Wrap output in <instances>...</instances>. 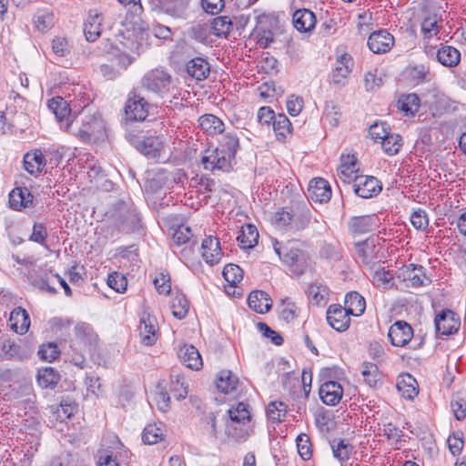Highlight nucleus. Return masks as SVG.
<instances>
[{
    "label": "nucleus",
    "mask_w": 466,
    "mask_h": 466,
    "mask_svg": "<svg viewBox=\"0 0 466 466\" xmlns=\"http://www.w3.org/2000/svg\"><path fill=\"white\" fill-rule=\"evenodd\" d=\"M370 137L375 141H382L385 137L390 133L388 125L384 122L375 123L370 127L369 130Z\"/></svg>",
    "instance_id": "obj_61"
},
{
    "label": "nucleus",
    "mask_w": 466,
    "mask_h": 466,
    "mask_svg": "<svg viewBox=\"0 0 466 466\" xmlns=\"http://www.w3.org/2000/svg\"><path fill=\"white\" fill-rule=\"evenodd\" d=\"M295 28L299 32H309L315 27L316 16L309 9L296 10L292 16Z\"/></svg>",
    "instance_id": "obj_27"
},
{
    "label": "nucleus",
    "mask_w": 466,
    "mask_h": 466,
    "mask_svg": "<svg viewBox=\"0 0 466 466\" xmlns=\"http://www.w3.org/2000/svg\"><path fill=\"white\" fill-rule=\"evenodd\" d=\"M9 322L11 329L18 334H25L30 327V318L27 311L21 308H15L10 313Z\"/></svg>",
    "instance_id": "obj_28"
},
{
    "label": "nucleus",
    "mask_w": 466,
    "mask_h": 466,
    "mask_svg": "<svg viewBox=\"0 0 466 466\" xmlns=\"http://www.w3.org/2000/svg\"><path fill=\"white\" fill-rule=\"evenodd\" d=\"M84 142H95L105 136V123L100 116L87 115L81 117L80 125L75 120L71 131Z\"/></svg>",
    "instance_id": "obj_2"
},
{
    "label": "nucleus",
    "mask_w": 466,
    "mask_h": 466,
    "mask_svg": "<svg viewBox=\"0 0 466 466\" xmlns=\"http://www.w3.org/2000/svg\"><path fill=\"white\" fill-rule=\"evenodd\" d=\"M351 315L360 316L365 311L366 303L364 298L356 291L347 293L345 307Z\"/></svg>",
    "instance_id": "obj_35"
},
{
    "label": "nucleus",
    "mask_w": 466,
    "mask_h": 466,
    "mask_svg": "<svg viewBox=\"0 0 466 466\" xmlns=\"http://www.w3.org/2000/svg\"><path fill=\"white\" fill-rule=\"evenodd\" d=\"M224 279L231 285H236L243 279V270L236 264H228L223 269Z\"/></svg>",
    "instance_id": "obj_56"
},
{
    "label": "nucleus",
    "mask_w": 466,
    "mask_h": 466,
    "mask_svg": "<svg viewBox=\"0 0 466 466\" xmlns=\"http://www.w3.org/2000/svg\"><path fill=\"white\" fill-rule=\"evenodd\" d=\"M248 307L259 314H265L271 309V299L268 293L262 290L250 292L248 298Z\"/></svg>",
    "instance_id": "obj_31"
},
{
    "label": "nucleus",
    "mask_w": 466,
    "mask_h": 466,
    "mask_svg": "<svg viewBox=\"0 0 466 466\" xmlns=\"http://www.w3.org/2000/svg\"><path fill=\"white\" fill-rule=\"evenodd\" d=\"M274 223L278 228H284L290 226L297 230L304 228L308 223L309 218L307 214H302V218H295V215L286 208H281L275 214Z\"/></svg>",
    "instance_id": "obj_16"
},
{
    "label": "nucleus",
    "mask_w": 466,
    "mask_h": 466,
    "mask_svg": "<svg viewBox=\"0 0 466 466\" xmlns=\"http://www.w3.org/2000/svg\"><path fill=\"white\" fill-rule=\"evenodd\" d=\"M149 103L137 88L128 94L124 106V119L126 122H141L148 116Z\"/></svg>",
    "instance_id": "obj_3"
},
{
    "label": "nucleus",
    "mask_w": 466,
    "mask_h": 466,
    "mask_svg": "<svg viewBox=\"0 0 466 466\" xmlns=\"http://www.w3.org/2000/svg\"><path fill=\"white\" fill-rule=\"evenodd\" d=\"M319 394L325 404L334 406L341 400L343 390L339 382L330 380L320 386Z\"/></svg>",
    "instance_id": "obj_21"
},
{
    "label": "nucleus",
    "mask_w": 466,
    "mask_h": 466,
    "mask_svg": "<svg viewBox=\"0 0 466 466\" xmlns=\"http://www.w3.org/2000/svg\"><path fill=\"white\" fill-rule=\"evenodd\" d=\"M391 274L385 270H376L372 275L373 284L381 289H388L391 282Z\"/></svg>",
    "instance_id": "obj_63"
},
{
    "label": "nucleus",
    "mask_w": 466,
    "mask_h": 466,
    "mask_svg": "<svg viewBox=\"0 0 466 466\" xmlns=\"http://www.w3.org/2000/svg\"><path fill=\"white\" fill-rule=\"evenodd\" d=\"M258 239V231L254 225L247 224L241 228V233L238 237V241L242 248H251Z\"/></svg>",
    "instance_id": "obj_37"
},
{
    "label": "nucleus",
    "mask_w": 466,
    "mask_h": 466,
    "mask_svg": "<svg viewBox=\"0 0 466 466\" xmlns=\"http://www.w3.org/2000/svg\"><path fill=\"white\" fill-rule=\"evenodd\" d=\"M438 61L447 67L456 66L461 61V53L451 46H442L436 53Z\"/></svg>",
    "instance_id": "obj_34"
},
{
    "label": "nucleus",
    "mask_w": 466,
    "mask_h": 466,
    "mask_svg": "<svg viewBox=\"0 0 466 466\" xmlns=\"http://www.w3.org/2000/svg\"><path fill=\"white\" fill-rule=\"evenodd\" d=\"M200 127L210 135L221 134L225 130L224 123L216 116L206 114L198 119Z\"/></svg>",
    "instance_id": "obj_36"
},
{
    "label": "nucleus",
    "mask_w": 466,
    "mask_h": 466,
    "mask_svg": "<svg viewBox=\"0 0 466 466\" xmlns=\"http://www.w3.org/2000/svg\"><path fill=\"white\" fill-rule=\"evenodd\" d=\"M308 193L309 198L314 202H327L331 198V188L328 181L317 177L309 182Z\"/></svg>",
    "instance_id": "obj_19"
},
{
    "label": "nucleus",
    "mask_w": 466,
    "mask_h": 466,
    "mask_svg": "<svg viewBox=\"0 0 466 466\" xmlns=\"http://www.w3.org/2000/svg\"><path fill=\"white\" fill-rule=\"evenodd\" d=\"M60 354V350L58 347L54 342H48L46 344H43L40 346L37 355L38 357L45 361L52 362L58 358Z\"/></svg>",
    "instance_id": "obj_54"
},
{
    "label": "nucleus",
    "mask_w": 466,
    "mask_h": 466,
    "mask_svg": "<svg viewBox=\"0 0 466 466\" xmlns=\"http://www.w3.org/2000/svg\"><path fill=\"white\" fill-rule=\"evenodd\" d=\"M248 405L244 402H238L236 406H233L228 410V415L233 422H243L249 420L250 413L248 410Z\"/></svg>",
    "instance_id": "obj_52"
},
{
    "label": "nucleus",
    "mask_w": 466,
    "mask_h": 466,
    "mask_svg": "<svg viewBox=\"0 0 466 466\" xmlns=\"http://www.w3.org/2000/svg\"><path fill=\"white\" fill-rule=\"evenodd\" d=\"M272 125L276 137L279 140L284 141L287 136L291 133V123L284 114H279Z\"/></svg>",
    "instance_id": "obj_43"
},
{
    "label": "nucleus",
    "mask_w": 466,
    "mask_h": 466,
    "mask_svg": "<svg viewBox=\"0 0 466 466\" xmlns=\"http://www.w3.org/2000/svg\"><path fill=\"white\" fill-rule=\"evenodd\" d=\"M410 222L416 229H425L429 224L427 213L422 209L414 211L410 216Z\"/></svg>",
    "instance_id": "obj_64"
},
{
    "label": "nucleus",
    "mask_w": 466,
    "mask_h": 466,
    "mask_svg": "<svg viewBox=\"0 0 466 466\" xmlns=\"http://www.w3.org/2000/svg\"><path fill=\"white\" fill-rule=\"evenodd\" d=\"M287 413V406L281 401H272L268 405L266 414L271 422H279Z\"/></svg>",
    "instance_id": "obj_50"
},
{
    "label": "nucleus",
    "mask_w": 466,
    "mask_h": 466,
    "mask_svg": "<svg viewBox=\"0 0 466 466\" xmlns=\"http://www.w3.org/2000/svg\"><path fill=\"white\" fill-rule=\"evenodd\" d=\"M59 381V375L51 368H44L38 370L37 383L43 389H53Z\"/></svg>",
    "instance_id": "obj_41"
},
{
    "label": "nucleus",
    "mask_w": 466,
    "mask_h": 466,
    "mask_svg": "<svg viewBox=\"0 0 466 466\" xmlns=\"http://www.w3.org/2000/svg\"><path fill=\"white\" fill-rule=\"evenodd\" d=\"M329 444L333 456L340 462L348 461L354 451L350 439H330Z\"/></svg>",
    "instance_id": "obj_32"
},
{
    "label": "nucleus",
    "mask_w": 466,
    "mask_h": 466,
    "mask_svg": "<svg viewBox=\"0 0 466 466\" xmlns=\"http://www.w3.org/2000/svg\"><path fill=\"white\" fill-rule=\"evenodd\" d=\"M189 309V303L184 295H177L171 302L172 314L178 319H184Z\"/></svg>",
    "instance_id": "obj_51"
},
{
    "label": "nucleus",
    "mask_w": 466,
    "mask_h": 466,
    "mask_svg": "<svg viewBox=\"0 0 466 466\" xmlns=\"http://www.w3.org/2000/svg\"><path fill=\"white\" fill-rule=\"evenodd\" d=\"M353 66L352 57L349 54L341 55L336 62L335 68L332 73V81L335 85H345L351 67Z\"/></svg>",
    "instance_id": "obj_23"
},
{
    "label": "nucleus",
    "mask_w": 466,
    "mask_h": 466,
    "mask_svg": "<svg viewBox=\"0 0 466 466\" xmlns=\"http://www.w3.org/2000/svg\"><path fill=\"white\" fill-rule=\"evenodd\" d=\"M279 242L274 244V249L280 259L290 267L291 271L296 275L303 274L309 265V257L300 249L290 248L283 255Z\"/></svg>",
    "instance_id": "obj_5"
},
{
    "label": "nucleus",
    "mask_w": 466,
    "mask_h": 466,
    "mask_svg": "<svg viewBox=\"0 0 466 466\" xmlns=\"http://www.w3.org/2000/svg\"><path fill=\"white\" fill-rule=\"evenodd\" d=\"M192 237L191 228L186 225L178 226L172 234L173 241L178 246L189 242Z\"/></svg>",
    "instance_id": "obj_59"
},
{
    "label": "nucleus",
    "mask_w": 466,
    "mask_h": 466,
    "mask_svg": "<svg viewBox=\"0 0 466 466\" xmlns=\"http://www.w3.org/2000/svg\"><path fill=\"white\" fill-rule=\"evenodd\" d=\"M380 249L379 238L376 236H371L356 244L357 254L366 265L374 264L379 260L378 253Z\"/></svg>",
    "instance_id": "obj_10"
},
{
    "label": "nucleus",
    "mask_w": 466,
    "mask_h": 466,
    "mask_svg": "<svg viewBox=\"0 0 466 466\" xmlns=\"http://www.w3.org/2000/svg\"><path fill=\"white\" fill-rule=\"evenodd\" d=\"M368 46L374 54H385L394 46V37L387 30L371 33L368 38Z\"/></svg>",
    "instance_id": "obj_13"
},
{
    "label": "nucleus",
    "mask_w": 466,
    "mask_h": 466,
    "mask_svg": "<svg viewBox=\"0 0 466 466\" xmlns=\"http://www.w3.org/2000/svg\"><path fill=\"white\" fill-rule=\"evenodd\" d=\"M397 389L402 397L408 400L414 399L419 393L417 380L408 373L399 377Z\"/></svg>",
    "instance_id": "obj_33"
},
{
    "label": "nucleus",
    "mask_w": 466,
    "mask_h": 466,
    "mask_svg": "<svg viewBox=\"0 0 466 466\" xmlns=\"http://www.w3.org/2000/svg\"><path fill=\"white\" fill-rule=\"evenodd\" d=\"M4 359L15 361H25L32 355V350L26 343L16 342L10 339L0 341Z\"/></svg>",
    "instance_id": "obj_7"
},
{
    "label": "nucleus",
    "mask_w": 466,
    "mask_h": 466,
    "mask_svg": "<svg viewBox=\"0 0 466 466\" xmlns=\"http://www.w3.org/2000/svg\"><path fill=\"white\" fill-rule=\"evenodd\" d=\"M239 147V139L235 131H228L218 140V146L212 151H207L201 163L207 170L228 172Z\"/></svg>",
    "instance_id": "obj_1"
},
{
    "label": "nucleus",
    "mask_w": 466,
    "mask_h": 466,
    "mask_svg": "<svg viewBox=\"0 0 466 466\" xmlns=\"http://www.w3.org/2000/svg\"><path fill=\"white\" fill-rule=\"evenodd\" d=\"M127 138L128 141L148 159L160 161L163 159L164 144L162 139L157 136L148 137H136L132 134H127Z\"/></svg>",
    "instance_id": "obj_4"
},
{
    "label": "nucleus",
    "mask_w": 466,
    "mask_h": 466,
    "mask_svg": "<svg viewBox=\"0 0 466 466\" xmlns=\"http://www.w3.org/2000/svg\"><path fill=\"white\" fill-rule=\"evenodd\" d=\"M351 314L339 304H332L327 309V321L337 331H344L350 327Z\"/></svg>",
    "instance_id": "obj_11"
},
{
    "label": "nucleus",
    "mask_w": 466,
    "mask_h": 466,
    "mask_svg": "<svg viewBox=\"0 0 466 466\" xmlns=\"http://www.w3.org/2000/svg\"><path fill=\"white\" fill-rule=\"evenodd\" d=\"M353 187L355 194L362 198H372L381 190L379 180L374 177H356Z\"/></svg>",
    "instance_id": "obj_17"
},
{
    "label": "nucleus",
    "mask_w": 466,
    "mask_h": 466,
    "mask_svg": "<svg viewBox=\"0 0 466 466\" xmlns=\"http://www.w3.org/2000/svg\"><path fill=\"white\" fill-rule=\"evenodd\" d=\"M48 108L55 114L56 118L65 131H71L76 119H71L70 107L67 102L61 96H56L48 101Z\"/></svg>",
    "instance_id": "obj_9"
},
{
    "label": "nucleus",
    "mask_w": 466,
    "mask_h": 466,
    "mask_svg": "<svg viewBox=\"0 0 466 466\" xmlns=\"http://www.w3.org/2000/svg\"><path fill=\"white\" fill-rule=\"evenodd\" d=\"M404 280L409 282V286L418 288L430 283L431 280L426 277L425 268L421 265L410 264L402 271Z\"/></svg>",
    "instance_id": "obj_26"
},
{
    "label": "nucleus",
    "mask_w": 466,
    "mask_h": 466,
    "mask_svg": "<svg viewBox=\"0 0 466 466\" xmlns=\"http://www.w3.org/2000/svg\"><path fill=\"white\" fill-rule=\"evenodd\" d=\"M115 225L119 230L128 232L136 229L139 224V217L135 209L122 203L115 213Z\"/></svg>",
    "instance_id": "obj_8"
},
{
    "label": "nucleus",
    "mask_w": 466,
    "mask_h": 466,
    "mask_svg": "<svg viewBox=\"0 0 466 466\" xmlns=\"http://www.w3.org/2000/svg\"><path fill=\"white\" fill-rule=\"evenodd\" d=\"M380 143L387 155L394 156L402 147V138L398 134L389 133Z\"/></svg>",
    "instance_id": "obj_46"
},
{
    "label": "nucleus",
    "mask_w": 466,
    "mask_h": 466,
    "mask_svg": "<svg viewBox=\"0 0 466 466\" xmlns=\"http://www.w3.org/2000/svg\"><path fill=\"white\" fill-rule=\"evenodd\" d=\"M257 327L265 338L270 339L273 344L279 346L283 343V338L281 335L271 329L266 323L258 322Z\"/></svg>",
    "instance_id": "obj_62"
},
{
    "label": "nucleus",
    "mask_w": 466,
    "mask_h": 466,
    "mask_svg": "<svg viewBox=\"0 0 466 466\" xmlns=\"http://www.w3.org/2000/svg\"><path fill=\"white\" fill-rule=\"evenodd\" d=\"M374 218L372 216L355 217L349 222L350 230L355 234H363L372 229Z\"/></svg>",
    "instance_id": "obj_40"
},
{
    "label": "nucleus",
    "mask_w": 466,
    "mask_h": 466,
    "mask_svg": "<svg viewBox=\"0 0 466 466\" xmlns=\"http://www.w3.org/2000/svg\"><path fill=\"white\" fill-rule=\"evenodd\" d=\"M388 337L393 346L403 347L413 337V329L408 322L398 320L390 327Z\"/></svg>",
    "instance_id": "obj_12"
},
{
    "label": "nucleus",
    "mask_w": 466,
    "mask_h": 466,
    "mask_svg": "<svg viewBox=\"0 0 466 466\" xmlns=\"http://www.w3.org/2000/svg\"><path fill=\"white\" fill-rule=\"evenodd\" d=\"M107 285L116 292H124L127 289V281L124 275L113 272L108 275Z\"/></svg>",
    "instance_id": "obj_60"
},
{
    "label": "nucleus",
    "mask_w": 466,
    "mask_h": 466,
    "mask_svg": "<svg viewBox=\"0 0 466 466\" xmlns=\"http://www.w3.org/2000/svg\"><path fill=\"white\" fill-rule=\"evenodd\" d=\"M57 275V273H54L51 269L40 268L37 275L32 279L31 283L41 291L56 294L57 290L54 285L56 282Z\"/></svg>",
    "instance_id": "obj_18"
},
{
    "label": "nucleus",
    "mask_w": 466,
    "mask_h": 466,
    "mask_svg": "<svg viewBox=\"0 0 466 466\" xmlns=\"http://www.w3.org/2000/svg\"><path fill=\"white\" fill-rule=\"evenodd\" d=\"M170 83L169 74L157 68L147 72L141 79L142 87L160 96L168 92Z\"/></svg>",
    "instance_id": "obj_6"
},
{
    "label": "nucleus",
    "mask_w": 466,
    "mask_h": 466,
    "mask_svg": "<svg viewBox=\"0 0 466 466\" xmlns=\"http://www.w3.org/2000/svg\"><path fill=\"white\" fill-rule=\"evenodd\" d=\"M307 294L309 299L314 303V304H325L328 296L329 291L326 286H323L320 283H312L309 286L307 289Z\"/></svg>",
    "instance_id": "obj_45"
},
{
    "label": "nucleus",
    "mask_w": 466,
    "mask_h": 466,
    "mask_svg": "<svg viewBox=\"0 0 466 466\" xmlns=\"http://www.w3.org/2000/svg\"><path fill=\"white\" fill-rule=\"evenodd\" d=\"M298 316V307L289 299L282 300L280 317L287 323L293 321Z\"/></svg>",
    "instance_id": "obj_57"
},
{
    "label": "nucleus",
    "mask_w": 466,
    "mask_h": 466,
    "mask_svg": "<svg viewBox=\"0 0 466 466\" xmlns=\"http://www.w3.org/2000/svg\"><path fill=\"white\" fill-rule=\"evenodd\" d=\"M157 320L155 318L147 315L140 319L138 326L141 342L146 346H151L157 341Z\"/></svg>",
    "instance_id": "obj_20"
},
{
    "label": "nucleus",
    "mask_w": 466,
    "mask_h": 466,
    "mask_svg": "<svg viewBox=\"0 0 466 466\" xmlns=\"http://www.w3.org/2000/svg\"><path fill=\"white\" fill-rule=\"evenodd\" d=\"M436 331L440 335L453 334L458 330L459 323L454 319V313L446 309L439 313L435 318Z\"/></svg>",
    "instance_id": "obj_22"
},
{
    "label": "nucleus",
    "mask_w": 466,
    "mask_h": 466,
    "mask_svg": "<svg viewBox=\"0 0 466 466\" xmlns=\"http://www.w3.org/2000/svg\"><path fill=\"white\" fill-rule=\"evenodd\" d=\"M46 165V157L40 149H32L24 155L23 167L32 176L37 177L42 173Z\"/></svg>",
    "instance_id": "obj_14"
},
{
    "label": "nucleus",
    "mask_w": 466,
    "mask_h": 466,
    "mask_svg": "<svg viewBox=\"0 0 466 466\" xmlns=\"http://www.w3.org/2000/svg\"><path fill=\"white\" fill-rule=\"evenodd\" d=\"M178 357L183 364L195 370L201 369L202 358L198 349L193 345H184L178 350Z\"/></svg>",
    "instance_id": "obj_25"
},
{
    "label": "nucleus",
    "mask_w": 466,
    "mask_h": 466,
    "mask_svg": "<svg viewBox=\"0 0 466 466\" xmlns=\"http://www.w3.org/2000/svg\"><path fill=\"white\" fill-rule=\"evenodd\" d=\"M34 24L37 30L45 32L54 25V15L48 10H38L34 16Z\"/></svg>",
    "instance_id": "obj_49"
},
{
    "label": "nucleus",
    "mask_w": 466,
    "mask_h": 466,
    "mask_svg": "<svg viewBox=\"0 0 466 466\" xmlns=\"http://www.w3.org/2000/svg\"><path fill=\"white\" fill-rule=\"evenodd\" d=\"M187 73L193 78L200 81L206 79L210 73V66L202 57H195L186 65Z\"/></svg>",
    "instance_id": "obj_30"
},
{
    "label": "nucleus",
    "mask_w": 466,
    "mask_h": 466,
    "mask_svg": "<svg viewBox=\"0 0 466 466\" xmlns=\"http://www.w3.org/2000/svg\"><path fill=\"white\" fill-rule=\"evenodd\" d=\"M452 412L458 420H461L466 416V393L460 392L451 400Z\"/></svg>",
    "instance_id": "obj_55"
},
{
    "label": "nucleus",
    "mask_w": 466,
    "mask_h": 466,
    "mask_svg": "<svg viewBox=\"0 0 466 466\" xmlns=\"http://www.w3.org/2000/svg\"><path fill=\"white\" fill-rule=\"evenodd\" d=\"M156 289L160 295H168L171 291L170 277L168 274L159 272L156 275L154 280Z\"/></svg>",
    "instance_id": "obj_58"
},
{
    "label": "nucleus",
    "mask_w": 466,
    "mask_h": 466,
    "mask_svg": "<svg viewBox=\"0 0 466 466\" xmlns=\"http://www.w3.org/2000/svg\"><path fill=\"white\" fill-rule=\"evenodd\" d=\"M187 0H176L167 7L166 13L175 18L186 19L187 17Z\"/></svg>",
    "instance_id": "obj_53"
},
{
    "label": "nucleus",
    "mask_w": 466,
    "mask_h": 466,
    "mask_svg": "<svg viewBox=\"0 0 466 466\" xmlns=\"http://www.w3.org/2000/svg\"><path fill=\"white\" fill-rule=\"evenodd\" d=\"M102 15L98 13H89L84 23V34L88 42L96 41L102 33Z\"/></svg>",
    "instance_id": "obj_29"
},
{
    "label": "nucleus",
    "mask_w": 466,
    "mask_h": 466,
    "mask_svg": "<svg viewBox=\"0 0 466 466\" xmlns=\"http://www.w3.org/2000/svg\"><path fill=\"white\" fill-rule=\"evenodd\" d=\"M232 28L233 23L228 16H218L214 18L210 26V30L218 37H226Z\"/></svg>",
    "instance_id": "obj_44"
},
{
    "label": "nucleus",
    "mask_w": 466,
    "mask_h": 466,
    "mask_svg": "<svg viewBox=\"0 0 466 466\" xmlns=\"http://www.w3.org/2000/svg\"><path fill=\"white\" fill-rule=\"evenodd\" d=\"M238 383V378L231 371L222 370L217 380V388L227 394L236 390Z\"/></svg>",
    "instance_id": "obj_42"
},
{
    "label": "nucleus",
    "mask_w": 466,
    "mask_h": 466,
    "mask_svg": "<svg viewBox=\"0 0 466 466\" xmlns=\"http://www.w3.org/2000/svg\"><path fill=\"white\" fill-rule=\"evenodd\" d=\"M200 250L201 257L208 265L218 263L222 258L219 240L215 237H206L201 243Z\"/></svg>",
    "instance_id": "obj_15"
},
{
    "label": "nucleus",
    "mask_w": 466,
    "mask_h": 466,
    "mask_svg": "<svg viewBox=\"0 0 466 466\" xmlns=\"http://www.w3.org/2000/svg\"><path fill=\"white\" fill-rule=\"evenodd\" d=\"M398 106L406 116H414L420 108V100L414 93L402 95L398 100Z\"/></svg>",
    "instance_id": "obj_38"
},
{
    "label": "nucleus",
    "mask_w": 466,
    "mask_h": 466,
    "mask_svg": "<svg viewBox=\"0 0 466 466\" xmlns=\"http://www.w3.org/2000/svg\"><path fill=\"white\" fill-rule=\"evenodd\" d=\"M440 32L439 18L436 14L425 16L421 22V33L425 38H431Z\"/></svg>",
    "instance_id": "obj_47"
},
{
    "label": "nucleus",
    "mask_w": 466,
    "mask_h": 466,
    "mask_svg": "<svg viewBox=\"0 0 466 466\" xmlns=\"http://www.w3.org/2000/svg\"><path fill=\"white\" fill-rule=\"evenodd\" d=\"M364 381L371 388H376L381 381V373L376 364L364 362L361 367Z\"/></svg>",
    "instance_id": "obj_39"
},
{
    "label": "nucleus",
    "mask_w": 466,
    "mask_h": 466,
    "mask_svg": "<svg viewBox=\"0 0 466 466\" xmlns=\"http://www.w3.org/2000/svg\"><path fill=\"white\" fill-rule=\"evenodd\" d=\"M170 391L174 393V397L177 400H184L188 391L187 387L185 385V379L180 374L170 376Z\"/></svg>",
    "instance_id": "obj_48"
},
{
    "label": "nucleus",
    "mask_w": 466,
    "mask_h": 466,
    "mask_svg": "<svg viewBox=\"0 0 466 466\" xmlns=\"http://www.w3.org/2000/svg\"><path fill=\"white\" fill-rule=\"evenodd\" d=\"M34 196L27 187H15L9 194L10 208L15 210L31 207Z\"/></svg>",
    "instance_id": "obj_24"
}]
</instances>
